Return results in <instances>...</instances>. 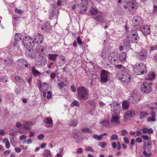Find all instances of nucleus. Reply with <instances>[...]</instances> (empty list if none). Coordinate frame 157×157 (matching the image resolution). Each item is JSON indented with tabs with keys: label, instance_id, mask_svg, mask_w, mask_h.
Masks as SVG:
<instances>
[{
	"label": "nucleus",
	"instance_id": "obj_1",
	"mask_svg": "<svg viewBox=\"0 0 157 157\" xmlns=\"http://www.w3.org/2000/svg\"><path fill=\"white\" fill-rule=\"evenodd\" d=\"M133 73L136 75H141L147 73V70L146 65L140 63L136 64L133 67Z\"/></svg>",
	"mask_w": 157,
	"mask_h": 157
},
{
	"label": "nucleus",
	"instance_id": "obj_2",
	"mask_svg": "<svg viewBox=\"0 0 157 157\" xmlns=\"http://www.w3.org/2000/svg\"><path fill=\"white\" fill-rule=\"evenodd\" d=\"M116 75L118 78L125 83L129 82L131 81V76L126 72V70L118 71Z\"/></svg>",
	"mask_w": 157,
	"mask_h": 157
},
{
	"label": "nucleus",
	"instance_id": "obj_3",
	"mask_svg": "<svg viewBox=\"0 0 157 157\" xmlns=\"http://www.w3.org/2000/svg\"><path fill=\"white\" fill-rule=\"evenodd\" d=\"M78 96L80 100H86L88 98L87 90L84 87L81 86L77 90Z\"/></svg>",
	"mask_w": 157,
	"mask_h": 157
},
{
	"label": "nucleus",
	"instance_id": "obj_4",
	"mask_svg": "<svg viewBox=\"0 0 157 157\" xmlns=\"http://www.w3.org/2000/svg\"><path fill=\"white\" fill-rule=\"evenodd\" d=\"M79 8V13L82 14L85 13L88 8V2L86 0H83L79 5H78Z\"/></svg>",
	"mask_w": 157,
	"mask_h": 157
},
{
	"label": "nucleus",
	"instance_id": "obj_5",
	"mask_svg": "<svg viewBox=\"0 0 157 157\" xmlns=\"http://www.w3.org/2000/svg\"><path fill=\"white\" fill-rule=\"evenodd\" d=\"M23 44L25 47L26 48H30V47L34 46V40H32L30 37L25 36L22 40Z\"/></svg>",
	"mask_w": 157,
	"mask_h": 157
},
{
	"label": "nucleus",
	"instance_id": "obj_6",
	"mask_svg": "<svg viewBox=\"0 0 157 157\" xmlns=\"http://www.w3.org/2000/svg\"><path fill=\"white\" fill-rule=\"evenodd\" d=\"M109 77V72L105 70H102L101 71L100 75L101 82V83H104L107 82Z\"/></svg>",
	"mask_w": 157,
	"mask_h": 157
},
{
	"label": "nucleus",
	"instance_id": "obj_7",
	"mask_svg": "<svg viewBox=\"0 0 157 157\" xmlns=\"http://www.w3.org/2000/svg\"><path fill=\"white\" fill-rule=\"evenodd\" d=\"M136 56L140 61L145 60L147 57V52L145 49H142L139 52H136Z\"/></svg>",
	"mask_w": 157,
	"mask_h": 157
},
{
	"label": "nucleus",
	"instance_id": "obj_8",
	"mask_svg": "<svg viewBox=\"0 0 157 157\" xmlns=\"http://www.w3.org/2000/svg\"><path fill=\"white\" fill-rule=\"evenodd\" d=\"M124 7L125 9H127L129 10H132L133 9L136 8V2L135 0H131L127 2L126 5L124 6Z\"/></svg>",
	"mask_w": 157,
	"mask_h": 157
},
{
	"label": "nucleus",
	"instance_id": "obj_9",
	"mask_svg": "<svg viewBox=\"0 0 157 157\" xmlns=\"http://www.w3.org/2000/svg\"><path fill=\"white\" fill-rule=\"evenodd\" d=\"M140 89L141 91L145 93H148L151 91V87L148 83L145 82L141 84L140 87Z\"/></svg>",
	"mask_w": 157,
	"mask_h": 157
},
{
	"label": "nucleus",
	"instance_id": "obj_10",
	"mask_svg": "<svg viewBox=\"0 0 157 157\" xmlns=\"http://www.w3.org/2000/svg\"><path fill=\"white\" fill-rule=\"evenodd\" d=\"M34 37V43L38 44H41L44 39L43 35L40 33H35Z\"/></svg>",
	"mask_w": 157,
	"mask_h": 157
},
{
	"label": "nucleus",
	"instance_id": "obj_11",
	"mask_svg": "<svg viewBox=\"0 0 157 157\" xmlns=\"http://www.w3.org/2000/svg\"><path fill=\"white\" fill-rule=\"evenodd\" d=\"M140 30L145 36H147L150 33V27L148 25H145L140 28Z\"/></svg>",
	"mask_w": 157,
	"mask_h": 157
},
{
	"label": "nucleus",
	"instance_id": "obj_12",
	"mask_svg": "<svg viewBox=\"0 0 157 157\" xmlns=\"http://www.w3.org/2000/svg\"><path fill=\"white\" fill-rule=\"evenodd\" d=\"M96 21H98L101 23H106V21L105 19L104 16L102 15L101 13H99L98 15L94 17Z\"/></svg>",
	"mask_w": 157,
	"mask_h": 157
},
{
	"label": "nucleus",
	"instance_id": "obj_13",
	"mask_svg": "<svg viewBox=\"0 0 157 157\" xmlns=\"http://www.w3.org/2000/svg\"><path fill=\"white\" fill-rule=\"evenodd\" d=\"M143 21L141 17L137 16H134L132 20L133 23L136 26L140 25Z\"/></svg>",
	"mask_w": 157,
	"mask_h": 157
},
{
	"label": "nucleus",
	"instance_id": "obj_14",
	"mask_svg": "<svg viewBox=\"0 0 157 157\" xmlns=\"http://www.w3.org/2000/svg\"><path fill=\"white\" fill-rule=\"evenodd\" d=\"M23 37V36L21 34L19 33H16L14 36L15 43H13V45L15 46H16L17 44L21 42V41Z\"/></svg>",
	"mask_w": 157,
	"mask_h": 157
},
{
	"label": "nucleus",
	"instance_id": "obj_15",
	"mask_svg": "<svg viewBox=\"0 0 157 157\" xmlns=\"http://www.w3.org/2000/svg\"><path fill=\"white\" fill-rule=\"evenodd\" d=\"M111 108L113 106H115V107L113 109V111H114L115 114L116 115L118 114L120 112L121 110V105L117 103H115L114 104H111Z\"/></svg>",
	"mask_w": 157,
	"mask_h": 157
},
{
	"label": "nucleus",
	"instance_id": "obj_16",
	"mask_svg": "<svg viewBox=\"0 0 157 157\" xmlns=\"http://www.w3.org/2000/svg\"><path fill=\"white\" fill-rule=\"evenodd\" d=\"M127 37L128 38L133 37V36H135L136 39L138 37V34L137 32L135 30H130L127 32Z\"/></svg>",
	"mask_w": 157,
	"mask_h": 157
},
{
	"label": "nucleus",
	"instance_id": "obj_17",
	"mask_svg": "<svg viewBox=\"0 0 157 157\" xmlns=\"http://www.w3.org/2000/svg\"><path fill=\"white\" fill-rule=\"evenodd\" d=\"M36 50L40 57H43L44 56V49L42 46L39 45H37L36 48Z\"/></svg>",
	"mask_w": 157,
	"mask_h": 157
},
{
	"label": "nucleus",
	"instance_id": "obj_18",
	"mask_svg": "<svg viewBox=\"0 0 157 157\" xmlns=\"http://www.w3.org/2000/svg\"><path fill=\"white\" fill-rule=\"evenodd\" d=\"M135 115V113L134 111L132 110H129L127 111L125 114V117L126 119H128V118L134 117Z\"/></svg>",
	"mask_w": 157,
	"mask_h": 157
},
{
	"label": "nucleus",
	"instance_id": "obj_19",
	"mask_svg": "<svg viewBox=\"0 0 157 157\" xmlns=\"http://www.w3.org/2000/svg\"><path fill=\"white\" fill-rule=\"evenodd\" d=\"M152 146L151 142L148 141L147 145L144 143L143 145L144 150H147V151H150L152 147Z\"/></svg>",
	"mask_w": 157,
	"mask_h": 157
},
{
	"label": "nucleus",
	"instance_id": "obj_20",
	"mask_svg": "<svg viewBox=\"0 0 157 157\" xmlns=\"http://www.w3.org/2000/svg\"><path fill=\"white\" fill-rule=\"evenodd\" d=\"M50 28V24L48 22L44 23L41 26L42 29L45 31L49 30Z\"/></svg>",
	"mask_w": 157,
	"mask_h": 157
},
{
	"label": "nucleus",
	"instance_id": "obj_21",
	"mask_svg": "<svg viewBox=\"0 0 157 157\" xmlns=\"http://www.w3.org/2000/svg\"><path fill=\"white\" fill-rule=\"evenodd\" d=\"M107 48L106 47L104 48L103 49L101 54V57L103 59H105L107 57Z\"/></svg>",
	"mask_w": 157,
	"mask_h": 157
},
{
	"label": "nucleus",
	"instance_id": "obj_22",
	"mask_svg": "<svg viewBox=\"0 0 157 157\" xmlns=\"http://www.w3.org/2000/svg\"><path fill=\"white\" fill-rule=\"evenodd\" d=\"M142 130L144 134H145L148 133L149 134L153 133V129L151 128H147L145 127L142 128Z\"/></svg>",
	"mask_w": 157,
	"mask_h": 157
},
{
	"label": "nucleus",
	"instance_id": "obj_23",
	"mask_svg": "<svg viewBox=\"0 0 157 157\" xmlns=\"http://www.w3.org/2000/svg\"><path fill=\"white\" fill-rule=\"evenodd\" d=\"M155 74L153 72H151L146 76V78L148 80H152L155 78Z\"/></svg>",
	"mask_w": 157,
	"mask_h": 157
},
{
	"label": "nucleus",
	"instance_id": "obj_24",
	"mask_svg": "<svg viewBox=\"0 0 157 157\" xmlns=\"http://www.w3.org/2000/svg\"><path fill=\"white\" fill-rule=\"evenodd\" d=\"M130 104L127 101H124L122 103V108L124 110H126L129 106Z\"/></svg>",
	"mask_w": 157,
	"mask_h": 157
},
{
	"label": "nucleus",
	"instance_id": "obj_25",
	"mask_svg": "<svg viewBox=\"0 0 157 157\" xmlns=\"http://www.w3.org/2000/svg\"><path fill=\"white\" fill-rule=\"evenodd\" d=\"M44 122L46 124H48L50 125L51 126H52L53 125V121L50 117H48L44 120Z\"/></svg>",
	"mask_w": 157,
	"mask_h": 157
},
{
	"label": "nucleus",
	"instance_id": "obj_26",
	"mask_svg": "<svg viewBox=\"0 0 157 157\" xmlns=\"http://www.w3.org/2000/svg\"><path fill=\"white\" fill-rule=\"evenodd\" d=\"M58 55L57 54H49L48 55V58L50 60L55 61Z\"/></svg>",
	"mask_w": 157,
	"mask_h": 157
},
{
	"label": "nucleus",
	"instance_id": "obj_27",
	"mask_svg": "<svg viewBox=\"0 0 157 157\" xmlns=\"http://www.w3.org/2000/svg\"><path fill=\"white\" fill-rule=\"evenodd\" d=\"M17 139L16 137H11L10 139V141L12 145L15 146L17 142Z\"/></svg>",
	"mask_w": 157,
	"mask_h": 157
},
{
	"label": "nucleus",
	"instance_id": "obj_28",
	"mask_svg": "<svg viewBox=\"0 0 157 157\" xmlns=\"http://www.w3.org/2000/svg\"><path fill=\"white\" fill-rule=\"evenodd\" d=\"M126 53L124 52H122L119 56V60L122 62L126 59Z\"/></svg>",
	"mask_w": 157,
	"mask_h": 157
},
{
	"label": "nucleus",
	"instance_id": "obj_29",
	"mask_svg": "<svg viewBox=\"0 0 157 157\" xmlns=\"http://www.w3.org/2000/svg\"><path fill=\"white\" fill-rule=\"evenodd\" d=\"M131 96L133 99L135 100V101H137L139 100V97H138L139 95L138 93L133 92L132 93Z\"/></svg>",
	"mask_w": 157,
	"mask_h": 157
},
{
	"label": "nucleus",
	"instance_id": "obj_30",
	"mask_svg": "<svg viewBox=\"0 0 157 157\" xmlns=\"http://www.w3.org/2000/svg\"><path fill=\"white\" fill-rule=\"evenodd\" d=\"M2 142L4 143H6V147L7 148L10 147V145L9 141L7 138H5L2 140Z\"/></svg>",
	"mask_w": 157,
	"mask_h": 157
},
{
	"label": "nucleus",
	"instance_id": "obj_31",
	"mask_svg": "<svg viewBox=\"0 0 157 157\" xmlns=\"http://www.w3.org/2000/svg\"><path fill=\"white\" fill-rule=\"evenodd\" d=\"M149 114L145 112L141 111L140 113V118L142 119L148 116Z\"/></svg>",
	"mask_w": 157,
	"mask_h": 157
},
{
	"label": "nucleus",
	"instance_id": "obj_32",
	"mask_svg": "<svg viewBox=\"0 0 157 157\" xmlns=\"http://www.w3.org/2000/svg\"><path fill=\"white\" fill-rule=\"evenodd\" d=\"M90 12L92 15H96L98 13V12L97 10L93 7H91L90 9Z\"/></svg>",
	"mask_w": 157,
	"mask_h": 157
},
{
	"label": "nucleus",
	"instance_id": "obj_33",
	"mask_svg": "<svg viewBox=\"0 0 157 157\" xmlns=\"http://www.w3.org/2000/svg\"><path fill=\"white\" fill-rule=\"evenodd\" d=\"M112 123H115L116 124H118L119 123V118L118 117L113 116L111 120Z\"/></svg>",
	"mask_w": 157,
	"mask_h": 157
},
{
	"label": "nucleus",
	"instance_id": "obj_34",
	"mask_svg": "<svg viewBox=\"0 0 157 157\" xmlns=\"http://www.w3.org/2000/svg\"><path fill=\"white\" fill-rule=\"evenodd\" d=\"M44 157H51V154L50 151L48 150H45L44 152Z\"/></svg>",
	"mask_w": 157,
	"mask_h": 157
},
{
	"label": "nucleus",
	"instance_id": "obj_35",
	"mask_svg": "<svg viewBox=\"0 0 157 157\" xmlns=\"http://www.w3.org/2000/svg\"><path fill=\"white\" fill-rule=\"evenodd\" d=\"M136 37L135 36H133V37L128 38V39L131 40V42L132 43H137V40L139 39V36L138 35V37L136 39Z\"/></svg>",
	"mask_w": 157,
	"mask_h": 157
},
{
	"label": "nucleus",
	"instance_id": "obj_36",
	"mask_svg": "<svg viewBox=\"0 0 157 157\" xmlns=\"http://www.w3.org/2000/svg\"><path fill=\"white\" fill-rule=\"evenodd\" d=\"M82 131L84 132H87L89 133H91L93 132V131L89 129L88 128L85 127L83 128L82 130Z\"/></svg>",
	"mask_w": 157,
	"mask_h": 157
},
{
	"label": "nucleus",
	"instance_id": "obj_37",
	"mask_svg": "<svg viewBox=\"0 0 157 157\" xmlns=\"http://www.w3.org/2000/svg\"><path fill=\"white\" fill-rule=\"evenodd\" d=\"M5 63L6 65L7 66H11L13 64V62L11 60H9L8 59L7 60H5Z\"/></svg>",
	"mask_w": 157,
	"mask_h": 157
},
{
	"label": "nucleus",
	"instance_id": "obj_38",
	"mask_svg": "<svg viewBox=\"0 0 157 157\" xmlns=\"http://www.w3.org/2000/svg\"><path fill=\"white\" fill-rule=\"evenodd\" d=\"M15 79L17 83H20L23 82V80L19 76L15 77Z\"/></svg>",
	"mask_w": 157,
	"mask_h": 157
},
{
	"label": "nucleus",
	"instance_id": "obj_39",
	"mask_svg": "<svg viewBox=\"0 0 157 157\" xmlns=\"http://www.w3.org/2000/svg\"><path fill=\"white\" fill-rule=\"evenodd\" d=\"M32 72L34 76H39L40 75V73L39 72L38 70L35 69H33Z\"/></svg>",
	"mask_w": 157,
	"mask_h": 157
},
{
	"label": "nucleus",
	"instance_id": "obj_40",
	"mask_svg": "<svg viewBox=\"0 0 157 157\" xmlns=\"http://www.w3.org/2000/svg\"><path fill=\"white\" fill-rule=\"evenodd\" d=\"M43 90L47 91L48 89V85L47 83L44 82L42 86Z\"/></svg>",
	"mask_w": 157,
	"mask_h": 157
},
{
	"label": "nucleus",
	"instance_id": "obj_41",
	"mask_svg": "<svg viewBox=\"0 0 157 157\" xmlns=\"http://www.w3.org/2000/svg\"><path fill=\"white\" fill-rule=\"evenodd\" d=\"M78 124V121L76 120H73L69 123V125L71 126H76Z\"/></svg>",
	"mask_w": 157,
	"mask_h": 157
},
{
	"label": "nucleus",
	"instance_id": "obj_42",
	"mask_svg": "<svg viewBox=\"0 0 157 157\" xmlns=\"http://www.w3.org/2000/svg\"><path fill=\"white\" fill-rule=\"evenodd\" d=\"M98 145L102 148H105L107 145L106 143L104 142H99L98 143Z\"/></svg>",
	"mask_w": 157,
	"mask_h": 157
},
{
	"label": "nucleus",
	"instance_id": "obj_43",
	"mask_svg": "<svg viewBox=\"0 0 157 157\" xmlns=\"http://www.w3.org/2000/svg\"><path fill=\"white\" fill-rule=\"evenodd\" d=\"M116 67L118 68L121 69L119 71H122L123 70H126L125 68L121 64L117 65H116Z\"/></svg>",
	"mask_w": 157,
	"mask_h": 157
},
{
	"label": "nucleus",
	"instance_id": "obj_44",
	"mask_svg": "<svg viewBox=\"0 0 157 157\" xmlns=\"http://www.w3.org/2000/svg\"><path fill=\"white\" fill-rule=\"evenodd\" d=\"M124 45L126 48H129L131 46L130 42L129 41H124Z\"/></svg>",
	"mask_w": 157,
	"mask_h": 157
},
{
	"label": "nucleus",
	"instance_id": "obj_45",
	"mask_svg": "<svg viewBox=\"0 0 157 157\" xmlns=\"http://www.w3.org/2000/svg\"><path fill=\"white\" fill-rule=\"evenodd\" d=\"M93 137L94 139H96L98 140H101L102 138L101 137V135L99 136H98L97 134H94L93 136Z\"/></svg>",
	"mask_w": 157,
	"mask_h": 157
},
{
	"label": "nucleus",
	"instance_id": "obj_46",
	"mask_svg": "<svg viewBox=\"0 0 157 157\" xmlns=\"http://www.w3.org/2000/svg\"><path fill=\"white\" fill-rule=\"evenodd\" d=\"M58 86L60 87V89H62L66 86V85L64 82H61L58 84Z\"/></svg>",
	"mask_w": 157,
	"mask_h": 157
},
{
	"label": "nucleus",
	"instance_id": "obj_47",
	"mask_svg": "<svg viewBox=\"0 0 157 157\" xmlns=\"http://www.w3.org/2000/svg\"><path fill=\"white\" fill-rule=\"evenodd\" d=\"M0 82L5 83L7 82V79L6 77H0Z\"/></svg>",
	"mask_w": 157,
	"mask_h": 157
},
{
	"label": "nucleus",
	"instance_id": "obj_48",
	"mask_svg": "<svg viewBox=\"0 0 157 157\" xmlns=\"http://www.w3.org/2000/svg\"><path fill=\"white\" fill-rule=\"evenodd\" d=\"M79 103L78 101L76 100H74L72 103L71 104V106L72 107L74 106H77L78 105Z\"/></svg>",
	"mask_w": 157,
	"mask_h": 157
},
{
	"label": "nucleus",
	"instance_id": "obj_49",
	"mask_svg": "<svg viewBox=\"0 0 157 157\" xmlns=\"http://www.w3.org/2000/svg\"><path fill=\"white\" fill-rule=\"evenodd\" d=\"M85 150L87 151H90L92 152L94 151V150L90 146H87L86 147Z\"/></svg>",
	"mask_w": 157,
	"mask_h": 157
},
{
	"label": "nucleus",
	"instance_id": "obj_50",
	"mask_svg": "<svg viewBox=\"0 0 157 157\" xmlns=\"http://www.w3.org/2000/svg\"><path fill=\"white\" fill-rule=\"evenodd\" d=\"M18 23V21L16 17H14L13 18V24L15 26H16Z\"/></svg>",
	"mask_w": 157,
	"mask_h": 157
},
{
	"label": "nucleus",
	"instance_id": "obj_51",
	"mask_svg": "<svg viewBox=\"0 0 157 157\" xmlns=\"http://www.w3.org/2000/svg\"><path fill=\"white\" fill-rule=\"evenodd\" d=\"M118 136L117 134H113L111 137V139L112 140H115L118 139Z\"/></svg>",
	"mask_w": 157,
	"mask_h": 157
},
{
	"label": "nucleus",
	"instance_id": "obj_52",
	"mask_svg": "<svg viewBox=\"0 0 157 157\" xmlns=\"http://www.w3.org/2000/svg\"><path fill=\"white\" fill-rule=\"evenodd\" d=\"M156 121L155 118H151V117H149L147 119V121Z\"/></svg>",
	"mask_w": 157,
	"mask_h": 157
},
{
	"label": "nucleus",
	"instance_id": "obj_53",
	"mask_svg": "<svg viewBox=\"0 0 157 157\" xmlns=\"http://www.w3.org/2000/svg\"><path fill=\"white\" fill-rule=\"evenodd\" d=\"M52 97L51 92L50 91H48V94L47 96V98L48 99H49Z\"/></svg>",
	"mask_w": 157,
	"mask_h": 157
},
{
	"label": "nucleus",
	"instance_id": "obj_54",
	"mask_svg": "<svg viewBox=\"0 0 157 157\" xmlns=\"http://www.w3.org/2000/svg\"><path fill=\"white\" fill-rule=\"evenodd\" d=\"M77 42L79 45H82V42L79 36H78L77 38Z\"/></svg>",
	"mask_w": 157,
	"mask_h": 157
},
{
	"label": "nucleus",
	"instance_id": "obj_55",
	"mask_svg": "<svg viewBox=\"0 0 157 157\" xmlns=\"http://www.w3.org/2000/svg\"><path fill=\"white\" fill-rule=\"evenodd\" d=\"M19 62L22 63V65H23L24 63H27V62L26 61L23 59H20L19 60L18 63Z\"/></svg>",
	"mask_w": 157,
	"mask_h": 157
},
{
	"label": "nucleus",
	"instance_id": "obj_56",
	"mask_svg": "<svg viewBox=\"0 0 157 157\" xmlns=\"http://www.w3.org/2000/svg\"><path fill=\"white\" fill-rule=\"evenodd\" d=\"M141 137L145 140H148L149 139V137L147 135H142L141 136Z\"/></svg>",
	"mask_w": 157,
	"mask_h": 157
},
{
	"label": "nucleus",
	"instance_id": "obj_57",
	"mask_svg": "<svg viewBox=\"0 0 157 157\" xmlns=\"http://www.w3.org/2000/svg\"><path fill=\"white\" fill-rule=\"evenodd\" d=\"M153 59L156 62H157V53H155L153 54Z\"/></svg>",
	"mask_w": 157,
	"mask_h": 157
},
{
	"label": "nucleus",
	"instance_id": "obj_58",
	"mask_svg": "<svg viewBox=\"0 0 157 157\" xmlns=\"http://www.w3.org/2000/svg\"><path fill=\"white\" fill-rule=\"evenodd\" d=\"M38 139L39 140H41L43 139L44 138V135L43 134L39 135L38 136Z\"/></svg>",
	"mask_w": 157,
	"mask_h": 157
},
{
	"label": "nucleus",
	"instance_id": "obj_59",
	"mask_svg": "<svg viewBox=\"0 0 157 157\" xmlns=\"http://www.w3.org/2000/svg\"><path fill=\"white\" fill-rule=\"evenodd\" d=\"M26 138V136L25 135H22L19 137V139L20 140H22L25 139Z\"/></svg>",
	"mask_w": 157,
	"mask_h": 157
},
{
	"label": "nucleus",
	"instance_id": "obj_60",
	"mask_svg": "<svg viewBox=\"0 0 157 157\" xmlns=\"http://www.w3.org/2000/svg\"><path fill=\"white\" fill-rule=\"evenodd\" d=\"M123 140L124 142L126 144H128L129 143V140L126 137H124Z\"/></svg>",
	"mask_w": 157,
	"mask_h": 157
},
{
	"label": "nucleus",
	"instance_id": "obj_61",
	"mask_svg": "<svg viewBox=\"0 0 157 157\" xmlns=\"http://www.w3.org/2000/svg\"><path fill=\"white\" fill-rule=\"evenodd\" d=\"M121 132L122 133L121 135L123 136H125L126 134H128V132L126 130H123L121 131Z\"/></svg>",
	"mask_w": 157,
	"mask_h": 157
},
{
	"label": "nucleus",
	"instance_id": "obj_62",
	"mask_svg": "<svg viewBox=\"0 0 157 157\" xmlns=\"http://www.w3.org/2000/svg\"><path fill=\"white\" fill-rule=\"evenodd\" d=\"M150 49L151 51H153L155 49H157V45L151 47Z\"/></svg>",
	"mask_w": 157,
	"mask_h": 157
},
{
	"label": "nucleus",
	"instance_id": "obj_63",
	"mask_svg": "<svg viewBox=\"0 0 157 157\" xmlns=\"http://www.w3.org/2000/svg\"><path fill=\"white\" fill-rule=\"evenodd\" d=\"M82 151H83L82 149L81 148H80L78 149L77 150V152L78 154L82 153Z\"/></svg>",
	"mask_w": 157,
	"mask_h": 157
},
{
	"label": "nucleus",
	"instance_id": "obj_64",
	"mask_svg": "<svg viewBox=\"0 0 157 157\" xmlns=\"http://www.w3.org/2000/svg\"><path fill=\"white\" fill-rule=\"evenodd\" d=\"M15 151L17 153H19L21 151V149L20 148L16 147L15 148Z\"/></svg>",
	"mask_w": 157,
	"mask_h": 157
}]
</instances>
